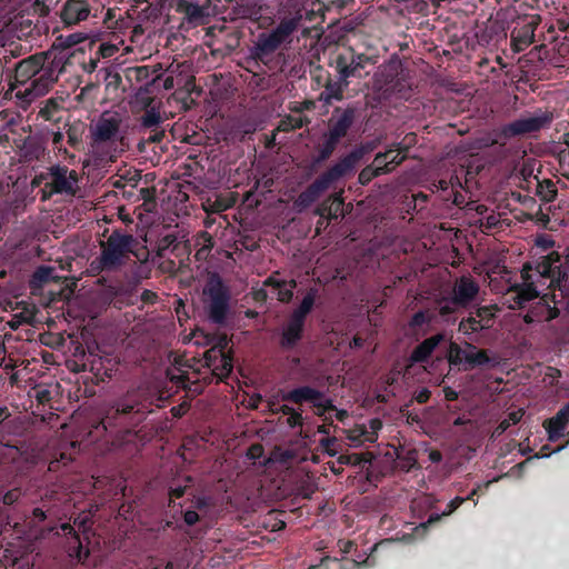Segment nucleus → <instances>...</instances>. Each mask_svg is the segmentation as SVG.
<instances>
[{
    "instance_id": "obj_2",
    "label": "nucleus",
    "mask_w": 569,
    "mask_h": 569,
    "mask_svg": "<svg viewBox=\"0 0 569 569\" xmlns=\"http://www.w3.org/2000/svg\"><path fill=\"white\" fill-rule=\"evenodd\" d=\"M41 56L46 57L43 71L23 91H19L28 99H36L46 94L58 79L59 73L63 71L67 62L66 53L62 51H49Z\"/></svg>"
},
{
    "instance_id": "obj_5",
    "label": "nucleus",
    "mask_w": 569,
    "mask_h": 569,
    "mask_svg": "<svg viewBox=\"0 0 569 569\" xmlns=\"http://www.w3.org/2000/svg\"><path fill=\"white\" fill-rule=\"evenodd\" d=\"M363 153L365 151L361 149L351 152L337 164H335L331 169H329L326 173H323L320 178H318L310 186L311 199H317L319 194L328 189L333 182L352 172L358 161L362 158Z\"/></svg>"
},
{
    "instance_id": "obj_29",
    "label": "nucleus",
    "mask_w": 569,
    "mask_h": 569,
    "mask_svg": "<svg viewBox=\"0 0 569 569\" xmlns=\"http://www.w3.org/2000/svg\"><path fill=\"white\" fill-rule=\"evenodd\" d=\"M395 153V150L390 149L383 153H378L373 160V162L371 163V166L375 168V170L379 173V174H382V173H386L390 170H392L391 167H389L388 162H387V159L388 157H390L391 154Z\"/></svg>"
},
{
    "instance_id": "obj_36",
    "label": "nucleus",
    "mask_w": 569,
    "mask_h": 569,
    "mask_svg": "<svg viewBox=\"0 0 569 569\" xmlns=\"http://www.w3.org/2000/svg\"><path fill=\"white\" fill-rule=\"evenodd\" d=\"M559 170L569 180V149H563L559 153Z\"/></svg>"
},
{
    "instance_id": "obj_31",
    "label": "nucleus",
    "mask_w": 569,
    "mask_h": 569,
    "mask_svg": "<svg viewBox=\"0 0 569 569\" xmlns=\"http://www.w3.org/2000/svg\"><path fill=\"white\" fill-rule=\"evenodd\" d=\"M342 97V86L338 83H329L326 86L325 90L321 92L320 98L329 103L331 100H339Z\"/></svg>"
},
{
    "instance_id": "obj_10",
    "label": "nucleus",
    "mask_w": 569,
    "mask_h": 569,
    "mask_svg": "<svg viewBox=\"0 0 569 569\" xmlns=\"http://www.w3.org/2000/svg\"><path fill=\"white\" fill-rule=\"evenodd\" d=\"M448 360L450 365L462 366L467 370L489 362V357L486 351L479 350L472 345L461 348L456 343H450Z\"/></svg>"
},
{
    "instance_id": "obj_33",
    "label": "nucleus",
    "mask_w": 569,
    "mask_h": 569,
    "mask_svg": "<svg viewBox=\"0 0 569 569\" xmlns=\"http://www.w3.org/2000/svg\"><path fill=\"white\" fill-rule=\"evenodd\" d=\"M180 8L190 21H196L203 17V10L197 3L183 1L180 3Z\"/></svg>"
},
{
    "instance_id": "obj_8",
    "label": "nucleus",
    "mask_w": 569,
    "mask_h": 569,
    "mask_svg": "<svg viewBox=\"0 0 569 569\" xmlns=\"http://www.w3.org/2000/svg\"><path fill=\"white\" fill-rule=\"evenodd\" d=\"M121 118L116 112H103L91 126L93 146L114 141L119 136Z\"/></svg>"
},
{
    "instance_id": "obj_60",
    "label": "nucleus",
    "mask_w": 569,
    "mask_h": 569,
    "mask_svg": "<svg viewBox=\"0 0 569 569\" xmlns=\"http://www.w3.org/2000/svg\"><path fill=\"white\" fill-rule=\"evenodd\" d=\"M153 293L151 292H144L143 293V299L147 300V301H150L152 298H153Z\"/></svg>"
},
{
    "instance_id": "obj_11",
    "label": "nucleus",
    "mask_w": 569,
    "mask_h": 569,
    "mask_svg": "<svg viewBox=\"0 0 569 569\" xmlns=\"http://www.w3.org/2000/svg\"><path fill=\"white\" fill-rule=\"evenodd\" d=\"M283 399L295 403L309 402L318 409L319 415L329 407L328 399L320 391L310 387H301L291 390L283 396Z\"/></svg>"
},
{
    "instance_id": "obj_42",
    "label": "nucleus",
    "mask_w": 569,
    "mask_h": 569,
    "mask_svg": "<svg viewBox=\"0 0 569 569\" xmlns=\"http://www.w3.org/2000/svg\"><path fill=\"white\" fill-rule=\"evenodd\" d=\"M160 121V117L159 114L154 113V112H148L144 117H143V124L146 127H152V126H156L158 124Z\"/></svg>"
},
{
    "instance_id": "obj_3",
    "label": "nucleus",
    "mask_w": 569,
    "mask_h": 569,
    "mask_svg": "<svg viewBox=\"0 0 569 569\" xmlns=\"http://www.w3.org/2000/svg\"><path fill=\"white\" fill-rule=\"evenodd\" d=\"M229 296L221 279L212 274L203 289V302L210 319L217 323L224 320L228 310Z\"/></svg>"
},
{
    "instance_id": "obj_15",
    "label": "nucleus",
    "mask_w": 569,
    "mask_h": 569,
    "mask_svg": "<svg viewBox=\"0 0 569 569\" xmlns=\"http://www.w3.org/2000/svg\"><path fill=\"white\" fill-rule=\"evenodd\" d=\"M90 13L89 6L82 0H69L62 11V20L67 24H76L86 20Z\"/></svg>"
},
{
    "instance_id": "obj_20",
    "label": "nucleus",
    "mask_w": 569,
    "mask_h": 569,
    "mask_svg": "<svg viewBox=\"0 0 569 569\" xmlns=\"http://www.w3.org/2000/svg\"><path fill=\"white\" fill-rule=\"evenodd\" d=\"M443 339L442 335H436L429 339H426L419 345L412 352L411 359L416 362L423 361L432 352L436 346Z\"/></svg>"
},
{
    "instance_id": "obj_59",
    "label": "nucleus",
    "mask_w": 569,
    "mask_h": 569,
    "mask_svg": "<svg viewBox=\"0 0 569 569\" xmlns=\"http://www.w3.org/2000/svg\"><path fill=\"white\" fill-rule=\"evenodd\" d=\"M347 566H348V569H353V568H356V567H358V566H359V562H358V561H355V560H352V561H348V562H347Z\"/></svg>"
},
{
    "instance_id": "obj_61",
    "label": "nucleus",
    "mask_w": 569,
    "mask_h": 569,
    "mask_svg": "<svg viewBox=\"0 0 569 569\" xmlns=\"http://www.w3.org/2000/svg\"><path fill=\"white\" fill-rule=\"evenodd\" d=\"M565 143H566V149H569V133L566 134Z\"/></svg>"
},
{
    "instance_id": "obj_22",
    "label": "nucleus",
    "mask_w": 569,
    "mask_h": 569,
    "mask_svg": "<svg viewBox=\"0 0 569 569\" xmlns=\"http://www.w3.org/2000/svg\"><path fill=\"white\" fill-rule=\"evenodd\" d=\"M190 366L183 359H176L172 367L168 369L169 379L177 386L184 387V381L188 379V369Z\"/></svg>"
},
{
    "instance_id": "obj_32",
    "label": "nucleus",
    "mask_w": 569,
    "mask_h": 569,
    "mask_svg": "<svg viewBox=\"0 0 569 569\" xmlns=\"http://www.w3.org/2000/svg\"><path fill=\"white\" fill-rule=\"evenodd\" d=\"M316 298V292L310 291L302 300L301 305L291 316H299V319L305 321L306 316L310 312Z\"/></svg>"
},
{
    "instance_id": "obj_45",
    "label": "nucleus",
    "mask_w": 569,
    "mask_h": 569,
    "mask_svg": "<svg viewBox=\"0 0 569 569\" xmlns=\"http://www.w3.org/2000/svg\"><path fill=\"white\" fill-rule=\"evenodd\" d=\"M46 518V513L42 509L36 508L32 512V518L30 520V523L36 526L38 522L43 521Z\"/></svg>"
},
{
    "instance_id": "obj_12",
    "label": "nucleus",
    "mask_w": 569,
    "mask_h": 569,
    "mask_svg": "<svg viewBox=\"0 0 569 569\" xmlns=\"http://www.w3.org/2000/svg\"><path fill=\"white\" fill-rule=\"evenodd\" d=\"M49 183L54 192L73 194L78 189V176L73 170L58 167L51 170Z\"/></svg>"
},
{
    "instance_id": "obj_17",
    "label": "nucleus",
    "mask_w": 569,
    "mask_h": 569,
    "mask_svg": "<svg viewBox=\"0 0 569 569\" xmlns=\"http://www.w3.org/2000/svg\"><path fill=\"white\" fill-rule=\"evenodd\" d=\"M558 316V309L550 305V300L547 295H543L533 309L525 316L526 322H532L537 320H552Z\"/></svg>"
},
{
    "instance_id": "obj_19",
    "label": "nucleus",
    "mask_w": 569,
    "mask_h": 569,
    "mask_svg": "<svg viewBox=\"0 0 569 569\" xmlns=\"http://www.w3.org/2000/svg\"><path fill=\"white\" fill-rule=\"evenodd\" d=\"M206 362L209 368L220 378L228 376L232 370L231 358L227 353H219L217 358L208 359Z\"/></svg>"
},
{
    "instance_id": "obj_58",
    "label": "nucleus",
    "mask_w": 569,
    "mask_h": 569,
    "mask_svg": "<svg viewBox=\"0 0 569 569\" xmlns=\"http://www.w3.org/2000/svg\"><path fill=\"white\" fill-rule=\"evenodd\" d=\"M61 529L64 531V532H68V533H71L73 531V527H71L70 525L68 523H64L61 526Z\"/></svg>"
},
{
    "instance_id": "obj_28",
    "label": "nucleus",
    "mask_w": 569,
    "mask_h": 569,
    "mask_svg": "<svg viewBox=\"0 0 569 569\" xmlns=\"http://www.w3.org/2000/svg\"><path fill=\"white\" fill-rule=\"evenodd\" d=\"M460 331H462L466 335L477 332L479 330H482L483 327L481 322L479 321V317H477V313H471L466 320H462L459 326Z\"/></svg>"
},
{
    "instance_id": "obj_21",
    "label": "nucleus",
    "mask_w": 569,
    "mask_h": 569,
    "mask_svg": "<svg viewBox=\"0 0 569 569\" xmlns=\"http://www.w3.org/2000/svg\"><path fill=\"white\" fill-rule=\"evenodd\" d=\"M351 124V116L347 112L341 114L339 119L331 126L329 133V142L335 144L341 137H343Z\"/></svg>"
},
{
    "instance_id": "obj_48",
    "label": "nucleus",
    "mask_w": 569,
    "mask_h": 569,
    "mask_svg": "<svg viewBox=\"0 0 569 569\" xmlns=\"http://www.w3.org/2000/svg\"><path fill=\"white\" fill-rule=\"evenodd\" d=\"M199 519V516L196 511L189 510L184 513V521L188 525H194Z\"/></svg>"
},
{
    "instance_id": "obj_14",
    "label": "nucleus",
    "mask_w": 569,
    "mask_h": 569,
    "mask_svg": "<svg viewBox=\"0 0 569 569\" xmlns=\"http://www.w3.org/2000/svg\"><path fill=\"white\" fill-rule=\"evenodd\" d=\"M569 423V405L560 409L555 417L545 422V427L549 435V440L555 441L565 436L566 428Z\"/></svg>"
},
{
    "instance_id": "obj_23",
    "label": "nucleus",
    "mask_w": 569,
    "mask_h": 569,
    "mask_svg": "<svg viewBox=\"0 0 569 569\" xmlns=\"http://www.w3.org/2000/svg\"><path fill=\"white\" fill-rule=\"evenodd\" d=\"M337 67L342 80L356 74L357 70L362 68V58L357 57L348 63L345 57H339L337 60Z\"/></svg>"
},
{
    "instance_id": "obj_51",
    "label": "nucleus",
    "mask_w": 569,
    "mask_h": 569,
    "mask_svg": "<svg viewBox=\"0 0 569 569\" xmlns=\"http://www.w3.org/2000/svg\"><path fill=\"white\" fill-rule=\"evenodd\" d=\"M499 223V219L498 217L493 216V214H490L488 217H486V227L488 228H493L496 227L497 224Z\"/></svg>"
},
{
    "instance_id": "obj_63",
    "label": "nucleus",
    "mask_w": 569,
    "mask_h": 569,
    "mask_svg": "<svg viewBox=\"0 0 569 569\" xmlns=\"http://www.w3.org/2000/svg\"><path fill=\"white\" fill-rule=\"evenodd\" d=\"M353 343H355V346H360L361 345L360 339L359 338H355L353 339Z\"/></svg>"
},
{
    "instance_id": "obj_25",
    "label": "nucleus",
    "mask_w": 569,
    "mask_h": 569,
    "mask_svg": "<svg viewBox=\"0 0 569 569\" xmlns=\"http://www.w3.org/2000/svg\"><path fill=\"white\" fill-rule=\"evenodd\" d=\"M206 338V343L211 346V349L206 353L208 359L217 358L219 353H226L224 349L228 346L226 336H208Z\"/></svg>"
},
{
    "instance_id": "obj_41",
    "label": "nucleus",
    "mask_w": 569,
    "mask_h": 569,
    "mask_svg": "<svg viewBox=\"0 0 569 569\" xmlns=\"http://www.w3.org/2000/svg\"><path fill=\"white\" fill-rule=\"evenodd\" d=\"M89 517L84 515L83 517H79L74 520V526L78 528L79 531L82 532L83 538L88 540V531H87V522Z\"/></svg>"
},
{
    "instance_id": "obj_16",
    "label": "nucleus",
    "mask_w": 569,
    "mask_h": 569,
    "mask_svg": "<svg viewBox=\"0 0 569 569\" xmlns=\"http://www.w3.org/2000/svg\"><path fill=\"white\" fill-rule=\"evenodd\" d=\"M303 320L299 316H291L288 322L282 327L281 346L283 348L293 347L301 338Z\"/></svg>"
},
{
    "instance_id": "obj_37",
    "label": "nucleus",
    "mask_w": 569,
    "mask_h": 569,
    "mask_svg": "<svg viewBox=\"0 0 569 569\" xmlns=\"http://www.w3.org/2000/svg\"><path fill=\"white\" fill-rule=\"evenodd\" d=\"M342 200L340 198V196H336L332 200V203L330 206V209H329V214L332 217V218H338V217H341L343 216V209H342Z\"/></svg>"
},
{
    "instance_id": "obj_55",
    "label": "nucleus",
    "mask_w": 569,
    "mask_h": 569,
    "mask_svg": "<svg viewBox=\"0 0 569 569\" xmlns=\"http://www.w3.org/2000/svg\"><path fill=\"white\" fill-rule=\"evenodd\" d=\"M423 320H425V316H423V313H417V315L413 317L412 322H413L415 325H420V323H422V322H423Z\"/></svg>"
},
{
    "instance_id": "obj_53",
    "label": "nucleus",
    "mask_w": 569,
    "mask_h": 569,
    "mask_svg": "<svg viewBox=\"0 0 569 569\" xmlns=\"http://www.w3.org/2000/svg\"><path fill=\"white\" fill-rule=\"evenodd\" d=\"M429 393H430V392H429L427 389H425V390L420 391V392H419V395L417 396V400H418L419 402H425V401H427V400H428V398H429Z\"/></svg>"
},
{
    "instance_id": "obj_6",
    "label": "nucleus",
    "mask_w": 569,
    "mask_h": 569,
    "mask_svg": "<svg viewBox=\"0 0 569 569\" xmlns=\"http://www.w3.org/2000/svg\"><path fill=\"white\" fill-rule=\"evenodd\" d=\"M133 238L127 234L112 233L101 254V266L103 269H112L121 264L131 252Z\"/></svg>"
},
{
    "instance_id": "obj_9",
    "label": "nucleus",
    "mask_w": 569,
    "mask_h": 569,
    "mask_svg": "<svg viewBox=\"0 0 569 569\" xmlns=\"http://www.w3.org/2000/svg\"><path fill=\"white\" fill-rule=\"evenodd\" d=\"M46 57L41 54L32 56L21 62H19L16 69V90L17 97L24 99L27 101H31L32 99H28L19 91H23L26 87L30 86L32 80L38 78L43 71Z\"/></svg>"
},
{
    "instance_id": "obj_18",
    "label": "nucleus",
    "mask_w": 569,
    "mask_h": 569,
    "mask_svg": "<svg viewBox=\"0 0 569 569\" xmlns=\"http://www.w3.org/2000/svg\"><path fill=\"white\" fill-rule=\"evenodd\" d=\"M478 291V284L473 280L461 278L457 281L453 289L455 301L460 305H466L477 296Z\"/></svg>"
},
{
    "instance_id": "obj_47",
    "label": "nucleus",
    "mask_w": 569,
    "mask_h": 569,
    "mask_svg": "<svg viewBox=\"0 0 569 569\" xmlns=\"http://www.w3.org/2000/svg\"><path fill=\"white\" fill-rule=\"evenodd\" d=\"M465 501L463 498L456 497L453 500L450 501L448 505V510L443 511L442 515H450L453 512L462 502Z\"/></svg>"
},
{
    "instance_id": "obj_38",
    "label": "nucleus",
    "mask_w": 569,
    "mask_h": 569,
    "mask_svg": "<svg viewBox=\"0 0 569 569\" xmlns=\"http://www.w3.org/2000/svg\"><path fill=\"white\" fill-rule=\"evenodd\" d=\"M282 411L283 413L286 415H289L288 419H287V422L288 425H290L291 427H296V426H299L301 423V415L298 413V412H295L291 408L287 407V406H283L282 407Z\"/></svg>"
},
{
    "instance_id": "obj_35",
    "label": "nucleus",
    "mask_w": 569,
    "mask_h": 569,
    "mask_svg": "<svg viewBox=\"0 0 569 569\" xmlns=\"http://www.w3.org/2000/svg\"><path fill=\"white\" fill-rule=\"evenodd\" d=\"M371 455L367 453V455H350V456H340L338 458V461L339 463L341 465H359L361 463L362 461H370L371 460Z\"/></svg>"
},
{
    "instance_id": "obj_49",
    "label": "nucleus",
    "mask_w": 569,
    "mask_h": 569,
    "mask_svg": "<svg viewBox=\"0 0 569 569\" xmlns=\"http://www.w3.org/2000/svg\"><path fill=\"white\" fill-rule=\"evenodd\" d=\"M313 200H315V199H311L310 188H309L306 192H303V193H301V194L299 196V198H298V203H300V204H307V203H309V202H311V201H313Z\"/></svg>"
},
{
    "instance_id": "obj_56",
    "label": "nucleus",
    "mask_w": 569,
    "mask_h": 569,
    "mask_svg": "<svg viewBox=\"0 0 569 569\" xmlns=\"http://www.w3.org/2000/svg\"><path fill=\"white\" fill-rule=\"evenodd\" d=\"M467 422H468V420H466V419H463V418L459 417V418H457V419L453 421V425H455V426H462V425H465V423H467Z\"/></svg>"
},
{
    "instance_id": "obj_39",
    "label": "nucleus",
    "mask_w": 569,
    "mask_h": 569,
    "mask_svg": "<svg viewBox=\"0 0 569 569\" xmlns=\"http://www.w3.org/2000/svg\"><path fill=\"white\" fill-rule=\"evenodd\" d=\"M379 176V173L375 170V168L370 164L365 168L359 174V181L362 184L370 182L375 177Z\"/></svg>"
},
{
    "instance_id": "obj_24",
    "label": "nucleus",
    "mask_w": 569,
    "mask_h": 569,
    "mask_svg": "<svg viewBox=\"0 0 569 569\" xmlns=\"http://www.w3.org/2000/svg\"><path fill=\"white\" fill-rule=\"evenodd\" d=\"M53 273L54 269L52 267L42 266L38 268L30 281L31 287L33 289H39L44 283L56 280L57 277Z\"/></svg>"
},
{
    "instance_id": "obj_4",
    "label": "nucleus",
    "mask_w": 569,
    "mask_h": 569,
    "mask_svg": "<svg viewBox=\"0 0 569 569\" xmlns=\"http://www.w3.org/2000/svg\"><path fill=\"white\" fill-rule=\"evenodd\" d=\"M301 21V14L283 19L276 29L269 33H262L257 41L259 56L269 54L277 50L281 44L290 40V36L298 29Z\"/></svg>"
},
{
    "instance_id": "obj_30",
    "label": "nucleus",
    "mask_w": 569,
    "mask_h": 569,
    "mask_svg": "<svg viewBox=\"0 0 569 569\" xmlns=\"http://www.w3.org/2000/svg\"><path fill=\"white\" fill-rule=\"evenodd\" d=\"M368 428L366 426H358L348 431V439L353 447L361 446L367 440Z\"/></svg>"
},
{
    "instance_id": "obj_46",
    "label": "nucleus",
    "mask_w": 569,
    "mask_h": 569,
    "mask_svg": "<svg viewBox=\"0 0 569 569\" xmlns=\"http://www.w3.org/2000/svg\"><path fill=\"white\" fill-rule=\"evenodd\" d=\"M20 493L18 490H11V491H8L4 496H3V502L6 505H12L13 502H16L19 498Z\"/></svg>"
},
{
    "instance_id": "obj_50",
    "label": "nucleus",
    "mask_w": 569,
    "mask_h": 569,
    "mask_svg": "<svg viewBox=\"0 0 569 569\" xmlns=\"http://www.w3.org/2000/svg\"><path fill=\"white\" fill-rule=\"evenodd\" d=\"M261 451H262V448L261 446L257 445V446H252L249 451H248V456L251 458V459H256L258 458L260 455H261Z\"/></svg>"
},
{
    "instance_id": "obj_52",
    "label": "nucleus",
    "mask_w": 569,
    "mask_h": 569,
    "mask_svg": "<svg viewBox=\"0 0 569 569\" xmlns=\"http://www.w3.org/2000/svg\"><path fill=\"white\" fill-rule=\"evenodd\" d=\"M429 459H430V461H432V462H440V461H441V459H442V455H441V453H440V451H438V450H431V451L429 452Z\"/></svg>"
},
{
    "instance_id": "obj_44",
    "label": "nucleus",
    "mask_w": 569,
    "mask_h": 569,
    "mask_svg": "<svg viewBox=\"0 0 569 569\" xmlns=\"http://www.w3.org/2000/svg\"><path fill=\"white\" fill-rule=\"evenodd\" d=\"M335 442L336 438H326L320 441V445L326 449L329 456H336L337 451L331 448L335 445Z\"/></svg>"
},
{
    "instance_id": "obj_27",
    "label": "nucleus",
    "mask_w": 569,
    "mask_h": 569,
    "mask_svg": "<svg viewBox=\"0 0 569 569\" xmlns=\"http://www.w3.org/2000/svg\"><path fill=\"white\" fill-rule=\"evenodd\" d=\"M522 416L523 412L521 409L509 412L508 417L503 419L496 428V430L493 431V436H500L501 433H503L510 426L519 422Z\"/></svg>"
},
{
    "instance_id": "obj_13",
    "label": "nucleus",
    "mask_w": 569,
    "mask_h": 569,
    "mask_svg": "<svg viewBox=\"0 0 569 569\" xmlns=\"http://www.w3.org/2000/svg\"><path fill=\"white\" fill-rule=\"evenodd\" d=\"M264 287L266 290L258 291L257 297L262 296V298H266L268 295H273L280 301H289L296 282L295 280L286 281L278 276H271L264 281Z\"/></svg>"
},
{
    "instance_id": "obj_40",
    "label": "nucleus",
    "mask_w": 569,
    "mask_h": 569,
    "mask_svg": "<svg viewBox=\"0 0 569 569\" xmlns=\"http://www.w3.org/2000/svg\"><path fill=\"white\" fill-rule=\"evenodd\" d=\"M367 440L373 442L377 438V432L381 428V422L378 419H372L369 422Z\"/></svg>"
},
{
    "instance_id": "obj_26",
    "label": "nucleus",
    "mask_w": 569,
    "mask_h": 569,
    "mask_svg": "<svg viewBox=\"0 0 569 569\" xmlns=\"http://www.w3.org/2000/svg\"><path fill=\"white\" fill-rule=\"evenodd\" d=\"M68 552L70 557L76 558L78 561H83L89 555V550L83 549L82 540L79 535L72 536L71 541L69 542Z\"/></svg>"
},
{
    "instance_id": "obj_64",
    "label": "nucleus",
    "mask_w": 569,
    "mask_h": 569,
    "mask_svg": "<svg viewBox=\"0 0 569 569\" xmlns=\"http://www.w3.org/2000/svg\"><path fill=\"white\" fill-rule=\"evenodd\" d=\"M0 569H7L4 561L0 560Z\"/></svg>"
},
{
    "instance_id": "obj_34",
    "label": "nucleus",
    "mask_w": 569,
    "mask_h": 569,
    "mask_svg": "<svg viewBox=\"0 0 569 569\" xmlns=\"http://www.w3.org/2000/svg\"><path fill=\"white\" fill-rule=\"evenodd\" d=\"M477 317H479V321L481 322L483 329L490 328L492 325L495 311L491 307H482L477 311Z\"/></svg>"
},
{
    "instance_id": "obj_43",
    "label": "nucleus",
    "mask_w": 569,
    "mask_h": 569,
    "mask_svg": "<svg viewBox=\"0 0 569 569\" xmlns=\"http://www.w3.org/2000/svg\"><path fill=\"white\" fill-rule=\"evenodd\" d=\"M403 159H405V156L401 154L400 151L395 150V153L391 154L390 157H388L387 162H388L389 167H391L393 169L395 166L401 163Z\"/></svg>"
},
{
    "instance_id": "obj_54",
    "label": "nucleus",
    "mask_w": 569,
    "mask_h": 569,
    "mask_svg": "<svg viewBox=\"0 0 569 569\" xmlns=\"http://www.w3.org/2000/svg\"><path fill=\"white\" fill-rule=\"evenodd\" d=\"M458 397V393L451 389H447L446 390V398L449 399V400H455L457 399Z\"/></svg>"
},
{
    "instance_id": "obj_1",
    "label": "nucleus",
    "mask_w": 569,
    "mask_h": 569,
    "mask_svg": "<svg viewBox=\"0 0 569 569\" xmlns=\"http://www.w3.org/2000/svg\"><path fill=\"white\" fill-rule=\"evenodd\" d=\"M558 258L551 256L543 257L533 268L531 264H525L521 271L522 282L512 288L507 299L510 308H520L525 302L537 298L543 288L558 286L560 290L569 296V287L562 283L561 270L557 264Z\"/></svg>"
},
{
    "instance_id": "obj_62",
    "label": "nucleus",
    "mask_w": 569,
    "mask_h": 569,
    "mask_svg": "<svg viewBox=\"0 0 569 569\" xmlns=\"http://www.w3.org/2000/svg\"><path fill=\"white\" fill-rule=\"evenodd\" d=\"M439 519V516H430L428 522H432Z\"/></svg>"
},
{
    "instance_id": "obj_7",
    "label": "nucleus",
    "mask_w": 569,
    "mask_h": 569,
    "mask_svg": "<svg viewBox=\"0 0 569 569\" xmlns=\"http://www.w3.org/2000/svg\"><path fill=\"white\" fill-rule=\"evenodd\" d=\"M553 119L552 112L548 110H537L525 114L512 121L505 128L507 136H520L539 131L550 124Z\"/></svg>"
},
{
    "instance_id": "obj_57",
    "label": "nucleus",
    "mask_w": 569,
    "mask_h": 569,
    "mask_svg": "<svg viewBox=\"0 0 569 569\" xmlns=\"http://www.w3.org/2000/svg\"><path fill=\"white\" fill-rule=\"evenodd\" d=\"M536 458H539V456H538V455H536V456H533V457H530V458L526 459L523 462H521L520 465H518L517 467H518L519 469H521L525 465H527L528 462H530L531 460H533V459H536Z\"/></svg>"
}]
</instances>
